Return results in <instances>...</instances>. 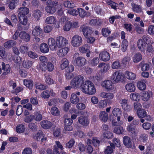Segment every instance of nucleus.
Masks as SVG:
<instances>
[{
    "label": "nucleus",
    "mask_w": 154,
    "mask_h": 154,
    "mask_svg": "<svg viewBox=\"0 0 154 154\" xmlns=\"http://www.w3.org/2000/svg\"><path fill=\"white\" fill-rule=\"evenodd\" d=\"M70 84L75 88H80L84 94L92 95L96 92V89L94 84L91 81L85 80L84 76L78 75L72 79Z\"/></svg>",
    "instance_id": "nucleus-1"
},
{
    "label": "nucleus",
    "mask_w": 154,
    "mask_h": 154,
    "mask_svg": "<svg viewBox=\"0 0 154 154\" xmlns=\"http://www.w3.org/2000/svg\"><path fill=\"white\" fill-rule=\"evenodd\" d=\"M68 43V40L64 37L59 36L56 39L52 38H49L48 40L47 44L50 49L52 51H56L57 48H60L65 46Z\"/></svg>",
    "instance_id": "nucleus-2"
},
{
    "label": "nucleus",
    "mask_w": 154,
    "mask_h": 154,
    "mask_svg": "<svg viewBox=\"0 0 154 154\" xmlns=\"http://www.w3.org/2000/svg\"><path fill=\"white\" fill-rule=\"evenodd\" d=\"M153 43L152 38L146 36L143 37L142 39H139L137 42V46L139 50L144 53L147 47V45Z\"/></svg>",
    "instance_id": "nucleus-3"
},
{
    "label": "nucleus",
    "mask_w": 154,
    "mask_h": 154,
    "mask_svg": "<svg viewBox=\"0 0 154 154\" xmlns=\"http://www.w3.org/2000/svg\"><path fill=\"white\" fill-rule=\"evenodd\" d=\"M46 5L45 11L47 13L50 14L55 12L59 5L58 2L51 0H48L46 2Z\"/></svg>",
    "instance_id": "nucleus-4"
},
{
    "label": "nucleus",
    "mask_w": 154,
    "mask_h": 154,
    "mask_svg": "<svg viewBox=\"0 0 154 154\" xmlns=\"http://www.w3.org/2000/svg\"><path fill=\"white\" fill-rule=\"evenodd\" d=\"M101 85L108 91H112L116 89L114 83L110 80H105L102 82Z\"/></svg>",
    "instance_id": "nucleus-5"
},
{
    "label": "nucleus",
    "mask_w": 154,
    "mask_h": 154,
    "mask_svg": "<svg viewBox=\"0 0 154 154\" xmlns=\"http://www.w3.org/2000/svg\"><path fill=\"white\" fill-rule=\"evenodd\" d=\"M82 37L78 35H74L71 38V44L73 47H78L82 44Z\"/></svg>",
    "instance_id": "nucleus-6"
},
{
    "label": "nucleus",
    "mask_w": 154,
    "mask_h": 154,
    "mask_svg": "<svg viewBox=\"0 0 154 154\" xmlns=\"http://www.w3.org/2000/svg\"><path fill=\"white\" fill-rule=\"evenodd\" d=\"M77 54H75L73 56V62L75 65L79 67H82L85 65L86 63V60L81 57H76Z\"/></svg>",
    "instance_id": "nucleus-7"
},
{
    "label": "nucleus",
    "mask_w": 154,
    "mask_h": 154,
    "mask_svg": "<svg viewBox=\"0 0 154 154\" xmlns=\"http://www.w3.org/2000/svg\"><path fill=\"white\" fill-rule=\"evenodd\" d=\"M32 34L35 36H38L41 38L45 37V34L39 26H36L32 30Z\"/></svg>",
    "instance_id": "nucleus-8"
},
{
    "label": "nucleus",
    "mask_w": 154,
    "mask_h": 154,
    "mask_svg": "<svg viewBox=\"0 0 154 154\" xmlns=\"http://www.w3.org/2000/svg\"><path fill=\"white\" fill-rule=\"evenodd\" d=\"M41 69L43 71H45L47 70L50 72L52 71L54 69V65L51 62H48L47 65L45 64H42L40 66Z\"/></svg>",
    "instance_id": "nucleus-9"
},
{
    "label": "nucleus",
    "mask_w": 154,
    "mask_h": 154,
    "mask_svg": "<svg viewBox=\"0 0 154 154\" xmlns=\"http://www.w3.org/2000/svg\"><path fill=\"white\" fill-rule=\"evenodd\" d=\"M152 96V92L148 90L143 91L141 94V98L142 101L144 102L148 101Z\"/></svg>",
    "instance_id": "nucleus-10"
},
{
    "label": "nucleus",
    "mask_w": 154,
    "mask_h": 154,
    "mask_svg": "<svg viewBox=\"0 0 154 154\" xmlns=\"http://www.w3.org/2000/svg\"><path fill=\"white\" fill-rule=\"evenodd\" d=\"M123 75L119 71H116L113 73L112 75V79L115 82H118L122 79Z\"/></svg>",
    "instance_id": "nucleus-11"
},
{
    "label": "nucleus",
    "mask_w": 154,
    "mask_h": 154,
    "mask_svg": "<svg viewBox=\"0 0 154 154\" xmlns=\"http://www.w3.org/2000/svg\"><path fill=\"white\" fill-rule=\"evenodd\" d=\"M78 121L79 124L83 126H87L89 123V120L88 118L83 115L79 117Z\"/></svg>",
    "instance_id": "nucleus-12"
},
{
    "label": "nucleus",
    "mask_w": 154,
    "mask_h": 154,
    "mask_svg": "<svg viewBox=\"0 0 154 154\" xmlns=\"http://www.w3.org/2000/svg\"><path fill=\"white\" fill-rule=\"evenodd\" d=\"M113 115L117 117V121L120 122L121 120V117L122 115V111L119 108L115 107L112 111Z\"/></svg>",
    "instance_id": "nucleus-13"
},
{
    "label": "nucleus",
    "mask_w": 154,
    "mask_h": 154,
    "mask_svg": "<svg viewBox=\"0 0 154 154\" xmlns=\"http://www.w3.org/2000/svg\"><path fill=\"white\" fill-rule=\"evenodd\" d=\"M69 51V48L67 47H65L58 50L57 54L59 57H62L65 56Z\"/></svg>",
    "instance_id": "nucleus-14"
},
{
    "label": "nucleus",
    "mask_w": 154,
    "mask_h": 154,
    "mask_svg": "<svg viewBox=\"0 0 154 154\" xmlns=\"http://www.w3.org/2000/svg\"><path fill=\"white\" fill-rule=\"evenodd\" d=\"M33 138L37 141L41 140L42 142H45L46 140V137L44 136L43 132L41 131H39L37 133L33 136Z\"/></svg>",
    "instance_id": "nucleus-15"
},
{
    "label": "nucleus",
    "mask_w": 154,
    "mask_h": 154,
    "mask_svg": "<svg viewBox=\"0 0 154 154\" xmlns=\"http://www.w3.org/2000/svg\"><path fill=\"white\" fill-rule=\"evenodd\" d=\"M128 100L122 99L121 101V104L123 109L125 111H130L132 109V107L127 104Z\"/></svg>",
    "instance_id": "nucleus-16"
},
{
    "label": "nucleus",
    "mask_w": 154,
    "mask_h": 154,
    "mask_svg": "<svg viewBox=\"0 0 154 154\" xmlns=\"http://www.w3.org/2000/svg\"><path fill=\"white\" fill-rule=\"evenodd\" d=\"M19 36L26 42H28L30 41V37L29 34L24 31L21 32L19 34Z\"/></svg>",
    "instance_id": "nucleus-17"
},
{
    "label": "nucleus",
    "mask_w": 154,
    "mask_h": 154,
    "mask_svg": "<svg viewBox=\"0 0 154 154\" xmlns=\"http://www.w3.org/2000/svg\"><path fill=\"white\" fill-rule=\"evenodd\" d=\"M29 10L28 8L26 7H21L18 10V17L25 16L29 12Z\"/></svg>",
    "instance_id": "nucleus-18"
},
{
    "label": "nucleus",
    "mask_w": 154,
    "mask_h": 154,
    "mask_svg": "<svg viewBox=\"0 0 154 154\" xmlns=\"http://www.w3.org/2000/svg\"><path fill=\"white\" fill-rule=\"evenodd\" d=\"M99 57L100 60L104 61L109 60L110 58L109 54L106 51H103L100 53Z\"/></svg>",
    "instance_id": "nucleus-19"
},
{
    "label": "nucleus",
    "mask_w": 154,
    "mask_h": 154,
    "mask_svg": "<svg viewBox=\"0 0 154 154\" xmlns=\"http://www.w3.org/2000/svg\"><path fill=\"white\" fill-rule=\"evenodd\" d=\"M83 34L85 37L91 35L93 33L91 28L88 26H82L81 27Z\"/></svg>",
    "instance_id": "nucleus-20"
},
{
    "label": "nucleus",
    "mask_w": 154,
    "mask_h": 154,
    "mask_svg": "<svg viewBox=\"0 0 154 154\" xmlns=\"http://www.w3.org/2000/svg\"><path fill=\"white\" fill-rule=\"evenodd\" d=\"M50 48L48 45L46 43H41L39 46V49L40 52L43 54H46L48 52Z\"/></svg>",
    "instance_id": "nucleus-21"
},
{
    "label": "nucleus",
    "mask_w": 154,
    "mask_h": 154,
    "mask_svg": "<svg viewBox=\"0 0 154 154\" xmlns=\"http://www.w3.org/2000/svg\"><path fill=\"white\" fill-rule=\"evenodd\" d=\"M98 67L100 68V71L101 73H105L109 69V66L104 63H100Z\"/></svg>",
    "instance_id": "nucleus-22"
},
{
    "label": "nucleus",
    "mask_w": 154,
    "mask_h": 154,
    "mask_svg": "<svg viewBox=\"0 0 154 154\" xmlns=\"http://www.w3.org/2000/svg\"><path fill=\"white\" fill-rule=\"evenodd\" d=\"M124 76L125 78L130 80H133L136 78L135 74L131 72L125 71Z\"/></svg>",
    "instance_id": "nucleus-23"
},
{
    "label": "nucleus",
    "mask_w": 154,
    "mask_h": 154,
    "mask_svg": "<svg viewBox=\"0 0 154 154\" xmlns=\"http://www.w3.org/2000/svg\"><path fill=\"white\" fill-rule=\"evenodd\" d=\"M11 56V54L10 53H7L6 54L4 48L2 46H0V58H9V57Z\"/></svg>",
    "instance_id": "nucleus-24"
},
{
    "label": "nucleus",
    "mask_w": 154,
    "mask_h": 154,
    "mask_svg": "<svg viewBox=\"0 0 154 154\" xmlns=\"http://www.w3.org/2000/svg\"><path fill=\"white\" fill-rule=\"evenodd\" d=\"M57 22V19L54 16H50L46 18L45 23L50 24H55Z\"/></svg>",
    "instance_id": "nucleus-25"
},
{
    "label": "nucleus",
    "mask_w": 154,
    "mask_h": 154,
    "mask_svg": "<svg viewBox=\"0 0 154 154\" xmlns=\"http://www.w3.org/2000/svg\"><path fill=\"white\" fill-rule=\"evenodd\" d=\"M99 118L101 121L105 122L108 120V114L105 111H101L99 114Z\"/></svg>",
    "instance_id": "nucleus-26"
},
{
    "label": "nucleus",
    "mask_w": 154,
    "mask_h": 154,
    "mask_svg": "<svg viewBox=\"0 0 154 154\" xmlns=\"http://www.w3.org/2000/svg\"><path fill=\"white\" fill-rule=\"evenodd\" d=\"M40 124L42 127L45 129L50 128L52 125V123L47 120L42 121L40 122Z\"/></svg>",
    "instance_id": "nucleus-27"
},
{
    "label": "nucleus",
    "mask_w": 154,
    "mask_h": 154,
    "mask_svg": "<svg viewBox=\"0 0 154 154\" xmlns=\"http://www.w3.org/2000/svg\"><path fill=\"white\" fill-rule=\"evenodd\" d=\"M1 65L2 69L4 71V73L5 75H7L10 72L11 67L9 64L2 62Z\"/></svg>",
    "instance_id": "nucleus-28"
},
{
    "label": "nucleus",
    "mask_w": 154,
    "mask_h": 154,
    "mask_svg": "<svg viewBox=\"0 0 154 154\" xmlns=\"http://www.w3.org/2000/svg\"><path fill=\"white\" fill-rule=\"evenodd\" d=\"M145 80L142 79L138 82L137 83V87L138 89L140 90H144L146 88Z\"/></svg>",
    "instance_id": "nucleus-29"
},
{
    "label": "nucleus",
    "mask_w": 154,
    "mask_h": 154,
    "mask_svg": "<svg viewBox=\"0 0 154 154\" xmlns=\"http://www.w3.org/2000/svg\"><path fill=\"white\" fill-rule=\"evenodd\" d=\"M125 88L127 91L130 92H134L136 89L135 86L132 83L127 84L125 86Z\"/></svg>",
    "instance_id": "nucleus-30"
},
{
    "label": "nucleus",
    "mask_w": 154,
    "mask_h": 154,
    "mask_svg": "<svg viewBox=\"0 0 154 154\" xmlns=\"http://www.w3.org/2000/svg\"><path fill=\"white\" fill-rule=\"evenodd\" d=\"M16 42L13 40H10L6 42L4 44V47L6 48H10L16 45Z\"/></svg>",
    "instance_id": "nucleus-31"
},
{
    "label": "nucleus",
    "mask_w": 154,
    "mask_h": 154,
    "mask_svg": "<svg viewBox=\"0 0 154 154\" xmlns=\"http://www.w3.org/2000/svg\"><path fill=\"white\" fill-rule=\"evenodd\" d=\"M127 130L128 131L133 134H136L137 132L135 125L132 124H131L128 125Z\"/></svg>",
    "instance_id": "nucleus-32"
},
{
    "label": "nucleus",
    "mask_w": 154,
    "mask_h": 154,
    "mask_svg": "<svg viewBox=\"0 0 154 154\" xmlns=\"http://www.w3.org/2000/svg\"><path fill=\"white\" fill-rule=\"evenodd\" d=\"M33 62L32 61L29 60H24L22 63L23 66L25 69H29L32 66Z\"/></svg>",
    "instance_id": "nucleus-33"
},
{
    "label": "nucleus",
    "mask_w": 154,
    "mask_h": 154,
    "mask_svg": "<svg viewBox=\"0 0 154 154\" xmlns=\"http://www.w3.org/2000/svg\"><path fill=\"white\" fill-rule=\"evenodd\" d=\"M133 11L136 13L141 12L142 10L141 6L140 5H137L134 3L131 4Z\"/></svg>",
    "instance_id": "nucleus-34"
},
{
    "label": "nucleus",
    "mask_w": 154,
    "mask_h": 154,
    "mask_svg": "<svg viewBox=\"0 0 154 154\" xmlns=\"http://www.w3.org/2000/svg\"><path fill=\"white\" fill-rule=\"evenodd\" d=\"M141 95L139 93L134 92L131 93L130 95V98L133 100L139 101L140 100Z\"/></svg>",
    "instance_id": "nucleus-35"
},
{
    "label": "nucleus",
    "mask_w": 154,
    "mask_h": 154,
    "mask_svg": "<svg viewBox=\"0 0 154 154\" xmlns=\"http://www.w3.org/2000/svg\"><path fill=\"white\" fill-rule=\"evenodd\" d=\"M42 16V12L38 9L34 10L32 12V16L38 20Z\"/></svg>",
    "instance_id": "nucleus-36"
},
{
    "label": "nucleus",
    "mask_w": 154,
    "mask_h": 154,
    "mask_svg": "<svg viewBox=\"0 0 154 154\" xmlns=\"http://www.w3.org/2000/svg\"><path fill=\"white\" fill-rule=\"evenodd\" d=\"M90 46L89 45L86 44L79 48L80 51L83 53H85L87 52H89Z\"/></svg>",
    "instance_id": "nucleus-37"
},
{
    "label": "nucleus",
    "mask_w": 154,
    "mask_h": 154,
    "mask_svg": "<svg viewBox=\"0 0 154 154\" xmlns=\"http://www.w3.org/2000/svg\"><path fill=\"white\" fill-rule=\"evenodd\" d=\"M86 142L88 144H96L100 143V140L99 138L96 137H94L91 140L89 139H87L86 141Z\"/></svg>",
    "instance_id": "nucleus-38"
},
{
    "label": "nucleus",
    "mask_w": 154,
    "mask_h": 154,
    "mask_svg": "<svg viewBox=\"0 0 154 154\" xmlns=\"http://www.w3.org/2000/svg\"><path fill=\"white\" fill-rule=\"evenodd\" d=\"M79 101V99L75 94L73 93L71 94L70 98V102L72 104H76Z\"/></svg>",
    "instance_id": "nucleus-39"
},
{
    "label": "nucleus",
    "mask_w": 154,
    "mask_h": 154,
    "mask_svg": "<svg viewBox=\"0 0 154 154\" xmlns=\"http://www.w3.org/2000/svg\"><path fill=\"white\" fill-rule=\"evenodd\" d=\"M146 113V110L143 109L137 111V115L140 118H145Z\"/></svg>",
    "instance_id": "nucleus-40"
},
{
    "label": "nucleus",
    "mask_w": 154,
    "mask_h": 154,
    "mask_svg": "<svg viewBox=\"0 0 154 154\" xmlns=\"http://www.w3.org/2000/svg\"><path fill=\"white\" fill-rule=\"evenodd\" d=\"M69 65V62L66 58H63L60 62V67L62 69H63L67 67Z\"/></svg>",
    "instance_id": "nucleus-41"
},
{
    "label": "nucleus",
    "mask_w": 154,
    "mask_h": 154,
    "mask_svg": "<svg viewBox=\"0 0 154 154\" xmlns=\"http://www.w3.org/2000/svg\"><path fill=\"white\" fill-rule=\"evenodd\" d=\"M142 56L140 53L135 54L133 57V61L135 63L140 62L142 59Z\"/></svg>",
    "instance_id": "nucleus-42"
},
{
    "label": "nucleus",
    "mask_w": 154,
    "mask_h": 154,
    "mask_svg": "<svg viewBox=\"0 0 154 154\" xmlns=\"http://www.w3.org/2000/svg\"><path fill=\"white\" fill-rule=\"evenodd\" d=\"M23 84L27 87L29 89H32L33 86V82L31 79H24L23 81Z\"/></svg>",
    "instance_id": "nucleus-43"
},
{
    "label": "nucleus",
    "mask_w": 154,
    "mask_h": 154,
    "mask_svg": "<svg viewBox=\"0 0 154 154\" xmlns=\"http://www.w3.org/2000/svg\"><path fill=\"white\" fill-rule=\"evenodd\" d=\"M128 45V43L127 40L124 39L121 45V49L122 52H125L126 51Z\"/></svg>",
    "instance_id": "nucleus-44"
},
{
    "label": "nucleus",
    "mask_w": 154,
    "mask_h": 154,
    "mask_svg": "<svg viewBox=\"0 0 154 154\" xmlns=\"http://www.w3.org/2000/svg\"><path fill=\"white\" fill-rule=\"evenodd\" d=\"M45 83L49 85H52L54 83V80L51 78V76L49 75L45 76Z\"/></svg>",
    "instance_id": "nucleus-45"
},
{
    "label": "nucleus",
    "mask_w": 154,
    "mask_h": 154,
    "mask_svg": "<svg viewBox=\"0 0 154 154\" xmlns=\"http://www.w3.org/2000/svg\"><path fill=\"white\" fill-rule=\"evenodd\" d=\"M121 64L118 60L114 61L111 65V68L113 69H118L121 67Z\"/></svg>",
    "instance_id": "nucleus-46"
},
{
    "label": "nucleus",
    "mask_w": 154,
    "mask_h": 154,
    "mask_svg": "<svg viewBox=\"0 0 154 154\" xmlns=\"http://www.w3.org/2000/svg\"><path fill=\"white\" fill-rule=\"evenodd\" d=\"M115 148V145H110L107 146L104 151L105 153L106 154L112 153L113 152V149Z\"/></svg>",
    "instance_id": "nucleus-47"
},
{
    "label": "nucleus",
    "mask_w": 154,
    "mask_h": 154,
    "mask_svg": "<svg viewBox=\"0 0 154 154\" xmlns=\"http://www.w3.org/2000/svg\"><path fill=\"white\" fill-rule=\"evenodd\" d=\"M102 32L104 36L107 37L111 33V31L109 28L107 27L103 28L102 29Z\"/></svg>",
    "instance_id": "nucleus-48"
},
{
    "label": "nucleus",
    "mask_w": 154,
    "mask_h": 154,
    "mask_svg": "<svg viewBox=\"0 0 154 154\" xmlns=\"http://www.w3.org/2000/svg\"><path fill=\"white\" fill-rule=\"evenodd\" d=\"M25 130V126L23 125H18L16 128V130L18 133H21L24 132Z\"/></svg>",
    "instance_id": "nucleus-49"
},
{
    "label": "nucleus",
    "mask_w": 154,
    "mask_h": 154,
    "mask_svg": "<svg viewBox=\"0 0 154 154\" xmlns=\"http://www.w3.org/2000/svg\"><path fill=\"white\" fill-rule=\"evenodd\" d=\"M67 13L73 16H77L78 15V10L70 8L67 9Z\"/></svg>",
    "instance_id": "nucleus-50"
},
{
    "label": "nucleus",
    "mask_w": 154,
    "mask_h": 154,
    "mask_svg": "<svg viewBox=\"0 0 154 154\" xmlns=\"http://www.w3.org/2000/svg\"><path fill=\"white\" fill-rule=\"evenodd\" d=\"M20 23L24 26L26 25L28 23V18L26 16L18 17Z\"/></svg>",
    "instance_id": "nucleus-51"
},
{
    "label": "nucleus",
    "mask_w": 154,
    "mask_h": 154,
    "mask_svg": "<svg viewBox=\"0 0 154 154\" xmlns=\"http://www.w3.org/2000/svg\"><path fill=\"white\" fill-rule=\"evenodd\" d=\"M54 147V149L53 151V154H60L58 151L59 148L61 150L63 149V147L62 145H55Z\"/></svg>",
    "instance_id": "nucleus-52"
},
{
    "label": "nucleus",
    "mask_w": 154,
    "mask_h": 154,
    "mask_svg": "<svg viewBox=\"0 0 154 154\" xmlns=\"http://www.w3.org/2000/svg\"><path fill=\"white\" fill-rule=\"evenodd\" d=\"M51 113L53 115L58 116L60 115V111L58 108L55 106L52 107L50 111Z\"/></svg>",
    "instance_id": "nucleus-53"
},
{
    "label": "nucleus",
    "mask_w": 154,
    "mask_h": 154,
    "mask_svg": "<svg viewBox=\"0 0 154 154\" xmlns=\"http://www.w3.org/2000/svg\"><path fill=\"white\" fill-rule=\"evenodd\" d=\"M63 5L66 8H72L75 7L74 3L66 0L63 3Z\"/></svg>",
    "instance_id": "nucleus-54"
},
{
    "label": "nucleus",
    "mask_w": 154,
    "mask_h": 154,
    "mask_svg": "<svg viewBox=\"0 0 154 154\" xmlns=\"http://www.w3.org/2000/svg\"><path fill=\"white\" fill-rule=\"evenodd\" d=\"M71 24V22L70 21H68L66 22L63 28L64 31L66 32L69 31L70 29L72 28Z\"/></svg>",
    "instance_id": "nucleus-55"
},
{
    "label": "nucleus",
    "mask_w": 154,
    "mask_h": 154,
    "mask_svg": "<svg viewBox=\"0 0 154 154\" xmlns=\"http://www.w3.org/2000/svg\"><path fill=\"white\" fill-rule=\"evenodd\" d=\"M99 62V59L98 57H94L89 61V63L92 66H94L97 65Z\"/></svg>",
    "instance_id": "nucleus-56"
},
{
    "label": "nucleus",
    "mask_w": 154,
    "mask_h": 154,
    "mask_svg": "<svg viewBox=\"0 0 154 154\" xmlns=\"http://www.w3.org/2000/svg\"><path fill=\"white\" fill-rule=\"evenodd\" d=\"M78 11V14L81 18H83L87 15L86 12L83 9L81 8H78L77 9Z\"/></svg>",
    "instance_id": "nucleus-57"
},
{
    "label": "nucleus",
    "mask_w": 154,
    "mask_h": 154,
    "mask_svg": "<svg viewBox=\"0 0 154 154\" xmlns=\"http://www.w3.org/2000/svg\"><path fill=\"white\" fill-rule=\"evenodd\" d=\"M19 2V0H13L9 3L8 7L10 9H14L16 6V4Z\"/></svg>",
    "instance_id": "nucleus-58"
},
{
    "label": "nucleus",
    "mask_w": 154,
    "mask_h": 154,
    "mask_svg": "<svg viewBox=\"0 0 154 154\" xmlns=\"http://www.w3.org/2000/svg\"><path fill=\"white\" fill-rule=\"evenodd\" d=\"M107 4L109 5L112 8L114 9H116L118 4L112 2L111 0H106Z\"/></svg>",
    "instance_id": "nucleus-59"
},
{
    "label": "nucleus",
    "mask_w": 154,
    "mask_h": 154,
    "mask_svg": "<svg viewBox=\"0 0 154 154\" xmlns=\"http://www.w3.org/2000/svg\"><path fill=\"white\" fill-rule=\"evenodd\" d=\"M124 131V129L122 127H116L113 131L114 133L118 134H122Z\"/></svg>",
    "instance_id": "nucleus-60"
},
{
    "label": "nucleus",
    "mask_w": 154,
    "mask_h": 154,
    "mask_svg": "<svg viewBox=\"0 0 154 154\" xmlns=\"http://www.w3.org/2000/svg\"><path fill=\"white\" fill-rule=\"evenodd\" d=\"M29 49V48L26 45H21L20 48V51L23 54L26 53Z\"/></svg>",
    "instance_id": "nucleus-61"
},
{
    "label": "nucleus",
    "mask_w": 154,
    "mask_h": 154,
    "mask_svg": "<svg viewBox=\"0 0 154 154\" xmlns=\"http://www.w3.org/2000/svg\"><path fill=\"white\" fill-rule=\"evenodd\" d=\"M35 118V116L33 115H30L26 116L24 119L26 122L29 123L33 120Z\"/></svg>",
    "instance_id": "nucleus-62"
},
{
    "label": "nucleus",
    "mask_w": 154,
    "mask_h": 154,
    "mask_svg": "<svg viewBox=\"0 0 154 154\" xmlns=\"http://www.w3.org/2000/svg\"><path fill=\"white\" fill-rule=\"evenodd\" d=\"M42 119V116L39 111H37L35 114L34 119L37 121H40Z\"/></svg>",
    "instance_id": "nucleus-63"
},
{
    "label": "nucleus",
    "mask_w": 154,
    "mask_h": 154,
    "mask_svg": "<svg viewBox=\"0 0 154 154\" xmlns=\"http://www.w3.org/2000/svg\"><path fill=\"white\" fill-rule=\"evenodd\" d=\"M141 64V70L143 72L148 71L150 67L149 64L148 63H142Z\"/></svg>",
    "instance_id": "nucleus-64"
}]
</instances>
